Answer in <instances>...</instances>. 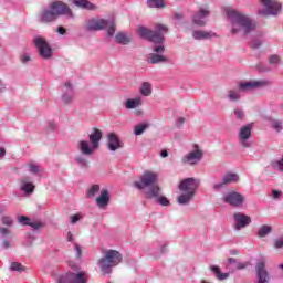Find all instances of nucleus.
<instances>
[{
	"instance_id": "864d4df0",
	"label": "nucleus",
	"mask_w": 283,
	"mask_h": 283,
	"mask_svg": "<svg viewBox=\"0 0 283 283\" xmlns=\"http://www.w3.org/2000/svg\"><path fill=\"white\" fill-rule=\"evenodd\" d=\"M0 233L1 235H10V230L8 228L1 227Z\"/></svg>"
},
{
	"instance_id": "8fccbe9b",
	"label": "nucleus",
	"mask_w": 283,
	"mask_h": 283,
	"mask_svg": "<svg viewBox=\"0 0 283 283\" xmlns=\"http://www.w3.org/2000/svg\"><path fill=\"white\" fill-rule=\"evenodd\" d=\"M260 45H262V40H260V39H254V40L252 41V48H253L254 50H258V48H260Z\"/></svg>"
},
{
	"instance_id": "423d86ee",
	"label": "nucleus",
	"mask_w": 283,
	"mask_h": 283,
	"mask_svg": "<svg viewBox=\"0 0 283 283\" xmlns=\"http://www.w3.org/2000/svg\"><path fill=\"white\" fill-rule=\"evenodd\" d=\"M198 187H200L199 179L196 178H186L179 184V191L181 192L179 197H177L178 205H189L191 200L196 197V192L198 191Z\"/></svg>"
},
{
	"instance_id": "bf43d9fd",
	"label": "nucleus",
	"mask_w": 283,
	"mask_h": 283,
	"mask_svg": "<svg viewBox=\"0 0 283 283\" xmlns=\"http://www.w3.org/2000/svg\"><path fill=\"white\" fill-rule=\"evenodd\" d=\"M48 127L49 129H56V124L54 122H49Z\"/></svg>"
},
{
	"instance_id": "72a5a7b5",
	"label": "nucleus",
	"mask_w": 283,
	"mask_h": 283,
	"mask_svg": "<svg viewBox=\"0 0 283 283\" xmlns=\"http://www.w3.org/2000/svg\"><path fill=\"white\" fill-rule=\"evenodd\" d=\"M211 271L212 273H214L216 277L219 280H227V277H229V273L220 272V268H218V265H212Z\"/></svg>"
},
{
	"instance_id": "0eeeda50",
	"label": "nucleus",
	"mask_w": 283,
	"mask_h": 283,
	"mask_svg": "<svg viewBox=\"0 0 283 283\" xmlns=\"http://www.w3.org/2000/svg\"><path fill=\"white\" fill-rule=\"evenodd\" d=\"M123 262V254L116 250H107L104 258L99 259L98 266L102 273H112L113 266H118Z\"/></svg>"
},
{
	"instance_id": "1a4fd4ad",
	"label": "nucleus",
	"mask_w": 283,
	"mask_h": 283,
	"mask_svg": "<svg viewBox=\"0 0 283 283\" xmlns=\"http://www.w3.org/2000/svg\"><path fill=\"white\" fill-rule=\"evenodd\" d=\"M158 172L151 170H145L139 177L138 181L134 182L135 189H139V191H149L151 187H158Z\"/></svg>"
},
{
	"instance_id": "49530a36",
	"label": "nucleus",
	"mask_w": 283,
	"mask_h": 283,
	"mask_svg": "<svg viewBox=\"0 0 283 283\" xmlns=\"http://www.w3.org/2000/svg\"><path fill=\"white\" fill-rule=\"evenodd\" d=\"M28 227H31L32 229L36 230V229H41L43 224H41V222L30 220L28 223Z\"/></svg>"
},
{
	"instance_id": "37998d69",
	"label": "nucleus",
	"mask_w": 283,
	"mask_h": 283,
	"mask_svg": "<svg viewBox=\"0 0 283 283\" xmlns=\"http://www.w3.org/2000/svg\"><path fill=\"white\" fill-rule=\"evenodd\" d=\"M71 224H76L80 220H83V214L82 213H76L70 217Z\"/></svg>"
},
{
	"instance_id": "338daca9",
	"label": "nucleus",
	"mask_w": 283,
	"mask_h": 283,
	"mask_svg": "<svg viewBox=\"0 0 283 283\" xmlns=\"http://www.w3.org/2000/svg\"><path fill=\"white\" fill-rule=\"evenodd\" d=\"M228 262H229V264H235V259L234 258H229Z\"/></svg>"
},
{
	"instance_id": "680f3d73",
	"label": "nucleus",
	"mask_w": 283,
	"mask_h": 283,
	"mask_svg": "<svg viewBox=\"0 0 283 283\" xmlns=\"http://www.w3.org/2000/svg\"><path fill=\"white\" fill-rule=\"evenodd\" d=\"M247 263H237V269H247Z\"/></svg>"
},
{
	"instance_id": "69168bd1",
	"label": "nucleus",
	"mask_w": 283,
	"mask_h": 283,
	"mask_svg": "<svg viewBox=\"0 0 283 283\" xmlns=\"http://www.w3.org/2000/svg\"><path fill=\"white\" fill-rule=\"evenodd\" d=\"M175 19L180 21V19H182V13H175Z\"/></svg>"
},
{
	"instance_id": "b1692460",
	"label": "nucleus",
	"mask_w": 283,
	"mask_h": 283,
	"mask_svg": "<svg viewBox=\"0 0 283 283\" xmlns=\"http://www.w3.org/2000/svg\"><path fill=\"white\" fill-rule=\"evenodd\" d=\"M97 207L99 209H105L107 205H109V190L107 189H102L99 196L95 200Z\"/></svg>"
},
{
	"instance_id": "c756f323",
	"label": "nucleus",
	"mask_w": 283,
	"mask_h": 283,
	"mask_svg": "<svg viewBox=\"0 0 283 283\" xmlns=\"http://www.w3.org/2000/svg\"><path fill=\"white\" fill-rule=\"evenodd\" d=\"M116 43H119L120 45H127L132 41V39L124 32H119L115 35Z\"/></svg>"
},
{
	"instance_id": "a19ab883",
	"label": "nucleus",
	"mask_w": 283,
	"mask_h": 283,
	"mask_svg": "<svg viewBox=\"0 0 283 283\" xmlns=\"http://www.w3.org/2000/svg\"><path fill=\"white\" fill-rule=\"evenodd\" d=\"M20 61H21V63H30V61H32V55L30 54V53H28V52H25V53H22L21 55H20Z\"/></svg>"
},
{
	"instance_id": "f03ea898",
	"label": "nucleus",
	"mask_w": 283,
	"mask_h": 283,
	"mask_svg": "<svg viewBox=\"0 0 283 283\" xmlns=\"http://www.w3.org/2000/svg\"><path fill=\"white\" fill-rule=\"evenodd\" d=\"M224 12L232 27L231 34L247 36V34H251L255 30V22L242 12L229 7L224 9Z\"/></svg>"
},
{
	"instance_id": "4c0bfd02",
	"label": "nucleus",
	"mask_w": 283,
	"mask_h": 283,
	"mask_svg": "<svg viewBox=\"0 0 283 283\" xmlns=\"http://www.w3.org/2000/svg\"><path fill=\"white\" fill-rule=\"evenodd\" d=\"M0 222L6 227H12V224H14V220H12V217L10 216H2Z\"/></svg>"
},
{
	"instance_id": "2f4dec72",
	"label": "nucleus",
	"mask_w": 283,
	"mask_h": 283,
	"mask_svg": "<svg viewBox=\"0 0 283 283\" xmlns=\"http://www.w3.org/2000/svg\"><path fill=\"white\" fill-rule=\"evenodd\" d=\"M271 167L272 169H274V171L283 174V155L281 156V158L273 160L271 163Z\"/></svg>"
},
{
	"instance_id": "aec40b11",
	"label": "nucleus",
	"mask_w": 283,
	"mask_h": 283,
	"mask_svg": "<svg viewBox=\"0 0 283 283\" xmlns=\"http://www.w3.org/2000/svg\"><path fill=\"white\" fill-rule=\"evenodd\" d=\"M223 200L227 202V205H231V207H242V203L244 202V196L232 191L226 195Z\"/></svg>"
},
{
	"instance_id": "e2e57ef3",
	"label": "nucleus",
	"mask_w": 283,
	"mask_h": 283,
	"mask_svg": "<svg viewBox=\"0 0 283 283\" xmlns=\"http://www.w3.org/2000/svg\"><path fill=\"white\" fill-rule=\"evenodd\" d=\"M159 251L160 253H167V244H163Z\"/></svg>"
},
{
	"instance_id": "9d476101",
	"label": "nucleus",
	"mask_w": 283,
	"mask_h": 283,
	"mask_svg": "<svg viewBox=\"0 0 283 283\" xmlns=\"http://www.w3.org/2000/svg\"><path fill=\"white\" fill-rule=\"evenodd\" d=\"M33 44L38 50L39 55L45 61L50 60L53 54L52 46L48 43V40L41 35H36L33 39Z\"/></svg>"
},
{
	"instance_id": "58836bf2",
	"label": "nucleus",
	"mask_w": 283,
	"mask_h": 283,
	"mask_svg": "<svg viewBox=\"0 0 283 283\" xmlns=\"http://www.w3.org/2000/svg\"><path fill=\"white\" fill-rule=\"evenodd\" d=\"M271 127L274 128L275 132H282V129H283L282 120H280V119L272 120Z\"/></svg>"
},
{
	"instance_id": "6e6552de",
	"label": "nucleus",
	"mask_w": 283,
	"mask_h": 283,
	"mask_svg": "<svg viewBox=\"0 0 283 283\" xmlns=\"http://www.w3.org/2000/svg\"><path fill=\"white\" fill-rule=\"evenodd\" d=\"M107 28L108 36H114L116 32V25L114 21L101 19V18H92L86 21L85 30L87 32H98L101 30H105Z\"/></svg>"
},
{
	"instance_id": "4d7b16f0",
	"label": "nucleus",
	"mask_w": 283,
	"mask_h": 283,
	"mask_svg": "<svg viewBox=\"0 0 283 283\" xmlns=\"http://www.w3.org/2000/svg\"><path fill=\"white\" fill-rule=\"evenodd\" d=\"M57 32H59L60 34L64 35V34H66L67 30H65V28H63V27H59V28H57Z\"/></svg>"
},
{
	"instance_id": "052dcab7",
	"label": "nucleus",
	"mask_w": 283,
	"mask_h": 283,
	"mask_svg": "<svg viewBox=\"0 0 283 283\" xmlns=\"http://www.w3.org/2000/svg\"><path fill=\"white\" fill-rule=\"evenodd\" d=\"M2 92H6V84L0 80V94H2Z\"/></svg>"
},
{
	"instance_id": "dca6fc26",
	"label": "nucleus",
	"mask_w": 283,
	"mask_h": 283,
	"mask_svg": "<svg viewBox=\"0 0 283 283\" xmlns=\"http://www.w3.org/2000/svg\"><path fill=\"white\" fill-rule=\"evenodd\" d=\"M256 283H268L270 277H269V272L266 271V261L264 259H259L256 261Z\"/></svg>"
},
{
	"instance_id": "ddd939ff",
	"label": "nucleus",
	"mask_w": 283,
	"mask_h": 283,
	"mask_svg": "<svg viewBox=\"0 0 283 283\" xmlns=\"http://www.w3.org/2000/svg\"><path fill=\"white\" fill-rule=\"evenodd\" d=\"M145 198L147 200H156L161 207H169V199L165 196H160V186H153L148 190H145Z\"/></svg>"
},
{
	"instance_id": "09e8293b",
	"label": "nucleus",
	"mask_w": 283,
	"mask_h": 283,
	"mask_svg": "<svg viewBox=\"0 0 283 283\" xmlns=\"http://www.w3.org/2000/svg\"><path fill=\"white\" fill-rule=\"evenodd\" d=\"M283 247V238L274 240V249H282Z\"/></svg>"
},
{
	"instance_id": "de8ad7c7",
	"label": "nucleus",
	"mask_w": 283,
	"mask_h": 283,
	"mask_svg": "<svg viewBox=\"0 0 283 283\" xmlns=\"http://www.w3.org/2000/svg\"><path fill=\"white\" fill-rule=\"evenodd\" d=\"M271 196H272L273 200H280V198H282V191L272 190Z\"/></svg>"
},
{
	"instance_id": "f257e3e1",
	"label": "nucleus",
	"mask_w": 283,
	"mask_h": 283,
	"mask_svg": "<svg viewBox=\"0 0 283 283\" xmlns=\"http://www.w3.org/2000/svg\"><path fill=\"white\" fill-rule=\"evenodd\" d=\"M137 32L143 39L155 43L153 46V52L155 53L148 55V63H150V65L167 63V59L163 55L165 53V45H163V43L165 42V34L169 32V28L165 24H156L155 31H151L147 29V27H138Z\"/></svg>"
},
{
	"instance_id": "c85d7f7f",
	"label": "nucleus",
	"mask_w": 283,
	"mask_h": 283,
	"mask_svg": "<svg viewBox=\"0 0 283 283\" xmlns=\"http://www.w3.org/2000/svg\"><path fill=\"white\" fill-rule=\"evenodd\" d=\"M151 92H153V88H151V83L149 82H143L140 87H139V94L142 96H151Z\"/></svg>"
},
{
	"instance_id": "f8f14e48",
	"label": "nucleus",
	"mask_w": 283,
	"mask_h": 283,
	"mask_svg": "<svg viewBox=\"0 0 283 283\" xmlns=\"http://www.w3.org/2000/svg\"><path fill=\"white\" fill-rule=\"evenodd\" d=\"M87 273L78 272V273H65L57 276V283H87Z\"/></svg>"
},
{
	"instance_id": "13d9d810",
	"label": "nucleus",
	"mask_w": 283,
	"mask_h": 283,
	"mask_svg": "<svg viewBox=\"0 0 283 283\" xmlns=\"http://www.w3.org/2000/svg\"><path fill=\"white\" fill-rule=\"evenodd\" d=\"M6 158V149L3 147H0V160Z\"/></svg>"
},
{
	"instance_id": "9b49d317",
	"label": "nucleus",
	"mask_w": 283,
	"mask_h": 283,
	"mask_svg": "<svg viewBox=\"0 0 283 283\" xmlns=\"http://www.w3.org/2000/svg\"><path fill=\"white\" fill-rule=\"evenodd\" d=\"M260 1L262 6H264L265 8L259 11V14H261V17H276L280 10H282V4L275 0H260Z\"/></svg>"
},
{
	"instance_id": "3c124183",
	"label": "nucleus",
	"mask_w": 283,
	"mask_h": 283,
	"mask_svg": "<svg viewBox=\"0 0 283 283\" xmlns=\"http://www.w3.org/2000/svg\"><path fill=\"white\" fill-rule=\"evenodd\" d=\"M74 251H75L76 258H81L82 251H81V245H78V243L74 244Z\"/></svg>"
},
{
	"instance_id": "ea45409f",
	"label": "nucleus",
	"mask_w": 283,
	"mask_h": 283,
	"mask_svg": "<svg viewBox=\"0 0 283 283\" xmlns=\"http://www.w3.org/2000/svg\"><path fill=\"white\" fill-rule=\"evenodd\" d=\"M75 161L77 163V165H81V167H87V159L84 155L76 156Z\"/></svg>"
},
{
	"instance_id": "cd10ccee",
	"label": "nucleus",
	"mask_w": 283,
	"mask_h": 283,
	"mask_svg": "<svg viewBox=\"0 0 283 283\" xmlns=\"http://www.w3.org/2000/svg\"><path fill=\"white\" fill-rule=\"evenodd\" d=\"M74 4L82 10H96V4L90 2L88 0H74Z\"/></svg>"
},
{
	"instance_id": "f3484780",
	"label": "nucleus",
	"mask_w": 283,
	"mask_h": 283,
	"mask_svg": "<svg viewBox=\"0 0 283 283\" xmlns=\"http://www.w3.org/2000/svg\"><path fill=\"white\" fill-rule=\"evenodd\" d=\"M238 180H240L238 174L228 172L222 177L221 182H217L212 186V189H214V191H220V189H223L227 185H233L234 182H238Z\"/></svg>"
},
{
	"instance_id": "c9c22d12",
	"label": "nucleus",
	"mask_w": 283,
	"mask_h": 283,
	"mask_svg": "<svg viewBox=\"0 0 283 283\" xmlns=\"http://www.w3.org/2000/svg\"><path fill=\"white\" fill-rule=\"evenodd\" d=\"M101 191V186L98 185H93L88 188L87 192H86V197L87 198H94V196H96V193H98Z\"/></svg>"
},
{
	"instance_id": "393cba45",
	"label": "nucleus",
	"mask_w": 283,
	"mask_h": 283,
	"mask_svg": "<svg viewBox=\"0 0 283 283\" xmlns=\"http://www.w3.org/2000/svg\"><path fill=\"white\" fill-rule=\"evenodd\" d=\"M20 191H23L27 196L34 193V184H32L28 178H22L20 180Z\"/></svg>"
},
{
	"instance_id": "5fc2aeb1",
	"label": "nucleus",
	"mask_w": 283,
	"mask_h": 283,
	"mask_svg": "<svg viewBox=\"0 0 283 283\" xmlns=\"http://www.w3.org/2000/svg\"><path fill=\"white\" fill-rule=\"evenodd\" d=\"M2 248H3V249H10V241H9L8 239H4V240L2 241Z\"/></svg>"
},
{
	"instance_id": "6e6d98bb",
	"label": "nucleus",
	"mask_w": 283,
	"mask_h": 283,
	"mask_svg": "<svg viewBox=\"0 0 283 283\" xmlns=\"http://www.w3.org/2000/svg\"><path fill=\"white\" fill-rule=\"evenodd\" d=\"M66 240L67 242H74V234H72V232H67Z\"/></svg>"
},
{
	"instance_id": "39448f33",
	"label": "nucleus",
	"mask_w": 283,
	"mask_h": 283,
	"mask_svg": "<svg viewBox=\"0 0 283 283\" xmlns=\"http://www.w3.org/2000/svg\"><path fill=\"white\" fill-rule=\"evenodd\" d=\"M103 132L98 128H92L88 134L90 142L81 139L77 142L76 149L82 156H94V153L99 149Z\"/></svg>"
},
{
	"instance_id": "412c9836",
	"label": "nucleus",
	"mask_w": 283,
	"mask_h": 283,
	"mask_svg": "<svg viewBox=\"0 0 283 283\" xmlns=\"http://www.w3.org/2000/svg\"><path fill=\"white\" fill-rule=\"evenodd\" d=\"M234 222H235V231H240V229H244L251 224V217L242 213V212H237L233 216Z\"/></svg>"
},
{
	"instance_id": "5701e85b",
	"label": "nucleus",
	"mask_w": 283,
	"mask_h": 283,
	"mask_svg": "<svg viewBox=\"0 0 283 283\" xmlns=\"http://www.w3.org/2000/svg\"><path fill=\"white\" fill-rule=\"evenodd\" d=\"M107 147L109 151H116L117 149H120V147H123L118 135H116L115 133H109L107 135Z\"/></svg>"
},
{
	"instance_id": "603ef678",
	"label": "nucleus",
	"mask_w": 283,
	"mask_h": 283,
	"mask_svg": "<svg viewBox=\"0 0 283 283\" xmlns=\"http://www.w3.org/2000/svg\"><path fill=\"white\" fill-rule=\"evenodd\" d=\"M182 125H185V117L177 118L176 126L177 127H182Z\"/></svg>"
},
{
	"instance_id": "2eb2a0df",
	"label": "nucleus",
	"mask_w": 283,
	"mask_h": 283,
	"mask_svg": "<svg viewBox=\"0 0 283 283\" xmlns=\"http://www.w3.org/2000/svg\"><path fill=\"white\" fill-rule=\"evenodd\" d=\"M76 93L74 92V86L70 82H65L62 87L61 99L64 105H72L74 103V98Z\"/></svg>"
},
{
	"instance_id": "c03bdc74",
	"label": "nucleus",
	"mask_w": 283,
	"mask_h": 283,
	"mask_svg": "<svg viewBox=\"0 0 283 283\" xmlns=\"http://www.w3.org/2000/svg\"><path fill=\"white\" fill-rule=\"evenodd\" d=\"M18 222L20 224H22L23 227H28V224L30 222V218H28L25 216H20V217H18Z\"/></svg>"
},
{
	"instance_id": "20e7f679",
	"label": "nucleus",
	"mask_w": 283,
	"mask_h": 283,
	"mask_svg": "<svg viewBox=\"0 0 283 283\" xmlns=\"http://www.w3.org/2000/svg\"><path fill=\"white\" fill-rule=\"evenodd\" d=\"M59 17H69L72 19L74 15L67 4L61 1H54L41 10L38 19L40 23H54Z\"/></svg>"
},
{
	"instance_id": "a211bd4d",
	"label": "nucleus",
	"mask_w": 283,
	"mask_h": 283,
	"mask_svg": "<svg viewBox=\"0 0 283 283\" xmlns=\"http://www.w3.org/2000/svg\"><path fill=\"white\" fill-rule=\"evenodd\" d=\"M252 129H253V124H247L240 128L239 143H241L242 147H251V143L249 142V138H251Z\"/></svg>"
},
{
	"instance_id": "4be33fe9",
	"label": "nucleus",
	"mask_w": 283,
	"mask_h": 283,
	"mask_svg": "<svg viewBox=\"0 0 283 283\" xmlns=\"http://www.w3.org/2000/svg\"><path fill=\"white\" fill-rule=\"evenodd\" d=\"M218 34L213 31L195 30L192 31V39L196 41H208L209 39H216Z\"/></svg>"
},
{
	"instance_id": "7c9ffc66",
	"label": "nucleus",
	"mask_w": 283,
	"mask_h": 283,
	"mask_svg": "<svg viewBox=\"0 0 283 283\" xmlns=\"http://www.w3.org/2000/svg\"><path fill=\"white\" fill-rule=\"evenodd\" d=\"M27 169L32 176H41V166L35 163H29Z\"/></svg>"
},
{
	"instance_id": "79ce46f5",
	"label": "nucleus",
	"mask_w": 283,
	"mask_h": 283,
	"mask_svg": "<svg viewBox=\"0 0 283 283\" xmlns=\"http://www.w3.org/2000/svg\"><path fill=\"white\" fill-rule=\"evenodd\" d=\"M234 116L235 118H238L239 120H242L244 118V111L240 107L234 108Z\"/></svg>"
},
{
	"instance_id": "a18cd8bd",
	"label": "nucleus",
	"mask_w": 283,
	"mask_h": 283,
	"mask_svg": "<svg viewBox=\"0 0 283 283\" xmlns=\"http://www.w3.org/2000/svg\"><path fill=\"white\" fill-rule=\"evenodd\" d=\"M11 271H23V265L21 263L13 262L11 263Z\"/></svg>"
},
{
	"instance_id": "774afa93",
	"label": "nucleus",
	"mask_w": 283,
	"mask_h": 283,
	"mask_svg": "<svg viewBox=\"0 0 283 283\" xmlns=\"http://www.w3.org/2000/svg\"><path fill=\"white\" fill-rule=\"evenodd\" d=\"M29 240H31V242L34 240V237H30Z\"/></svg>"
},
{
	"instance_id": "4468645a",
	"label": "nucleus",
	"mask_w": 283,
	"mask_h": 283,
	"mask_svg": "<svg viewBox=\"0 0 283 283\" xmlns=\"http://www.w3.org/2000/svg\"><path fill=\"white\" fill-rule=\"evenodd\" d=\"M196 149L191 150L190 153L186 154L182 158H181V163L184 165H198V163H200L202 160V156H205V153H202L201 149L198 148V145L195 146Z\"/></svg>"
},
{
	"instance_id": "f704fd0d",
	"label": "nucleus",
	"mask_w": 283,
	"mask_h": 283,
	"mask_svg": "<svg viewBox=\"0 0 283 283\" xmlns=\"http://www.w3.org/2000/svg\"><path fill=\"white\" fill-rule=\"evenodd\" d=\"M148 127H149L148 123H142L136 125L134 128L135 136H142V134H144L145 129H147Z\"/></svg>"
},
{
	"instance_id": "473e14b6",
	"label": "nucleus",
	"mask_w": 283,
	"mask_h": 283,
	"mask_svg": "<svg viewBox=\"0 0 283 283\" xmlns=\"http://www.w3.org/2000/svg\"><path fill=\"white\" fill-rule=\"evenodd\" d=\"M273 231V228L271 226L263 224L259 228L258 237L259 238H266L269 233Z\"/></svg>"
},
{
	"instance_id": "e433bc0d",
	"label": "nucleus",
	"mask_w": 283,
	"mask_h": 283,
	"mask_svg": "<svg viewBox=\"0 0 283 283\" xmlns=\"http://www.w3.org/2000/svg\"><path fill=\"white\" fill-rule=\"evenodd\" d=\"M148 8H165V0H147Z\"/></svg>"
},
{
	"instance_id": "0e129e2a",
	"label": "nucleus",
	"mask_w": 283,
	"mask_h": 283,
	"mask_svg": "<svg viewBox=\"0 0 283 283\" xmlns=\"http://www.w3.org/2000/svg\"><path fill=\"white\" fill-rule=\"evenodd\" d=\"M160 156L161 158H167V156H169V153H167V150H161Z\"/></svg>"
},
{
	"instance_id": "7ed1b4c3",
	"label": "nucleus",
	"mask_w": 283,
	"mask_h": 283,
	"mask_svg": "<svg viewBox=\"0 0 283 283\" xmlns=\"http://www.w3.org/2000/svg\"><path fill=\"white\" fill-rule=\"evenodd\" d=\"M269 83L268 80L239 81L237 82L235 88L227 91L226 98L229 103H238L242 99L243 94L254 92V90H262V87H266Z\"/></svg>"
},
{
	"instance_id": "6ab92c4d",
	"label": "nucleus",
	"mask_w": 283,
	"mask_h": 283,
	"mask_svg": "<svg viewBox=\"0 0 283 283\" xmlns=\"http://www.w3.org/2000/svg\"><path fill=\"white\" fill-rule=\"evenodd\" d=\"M209 14H211V11L209 10V8L207 7L200 8L199 11H197L192 15V22L195 23V25H199L202 28L207 25V18L209 17Z\"/></svg>"
},
{
	"instance_id": "bb28decb",
	"label": "nucleus",
	"mask_w": 283,
	"mask_h": 283,
	"mask_svg": "<svg viewBox=\"0 0 283 283\" xmlns=\"http://www.w3.org/2000/svg\"><path fill=\"white\" fill-rule=\"evenodd\" d=\"M269 64L271 67L261 69L262 72H271V70L277 67L280 65V55L273 54L269 56Z\"/></svg>"
},
{
	"instance_id": "a878e982",
	"label": "nucleus",
	"mask_w": 283,
	"mask_h": 283,
	"mask_svg": "<svg viewBox=\"0 0 283 283\" xmlns=\"http://www.w3.org/2000/svg\"><path fill=\"white\" fill-rule=\"evenodd\" d=\"M143 106V97L136 96L135 98H129L124 103L126 109H137V107Z\"/></svg>"
}]
</instances>
